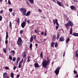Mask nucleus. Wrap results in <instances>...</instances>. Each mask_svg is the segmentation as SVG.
<instances>
[{
    "label": "nucleus",
    "instance_id": "55",
    "mask_svg": "<svg viewBox=\"0 0 78 78\" xmlns=\"http://www.w3.org/2000/svg\"><path fill=\"white\" fill-rule=\"evenodd\" d=\"M44 36H47V34H46V33H44Z\"/></svg>",
    "mask_w": 78,
    "mask_h": 78
},
{
    "label": "nucleus",
    "instance_id": "16",
    "mask_svg": "<svg viewBox=\"0 0 78 78\" xmlns=\"http://www.w3.org/2000/svg\"><path fill=\"white\" fill-rule=\"evenodd\" d=\"M72 35H73L74 36H77L78 37V33H74Z\"/></svg>",
    "mask_w": 78,
    "mask_h": 78
},
{
    "label": "nucleus",
    "instance_id": "6",
    "mask_svg": "<svg viewBox=\"0 0 78 78\" xmlns=\"http://www.w3.org/2000/svg\"><path fill=\"white\" fill-rule=\"evenodd\" d=\"M25 22H23L22 23H21V27L23 28L25 27V26L26 25V21H27V19H26L25 20Z\"/></svg>",
    "mask_w": 78,
    "mask_h": 78
},
{
    "label": "nucleus",
    "instance_id": "51",
    "mask_svg": "<svg viewBox=\"0 0 78 78\" xmlns=\"http://www.w3.org/2000/svg\"><path fill=\"white\" fill-rule=\"evenodd\" d=\"M12 15L13 16H15V15H16V13H12Z\"/></svg>",
    "mask_w": 78,
    "mask_h": 78
},
{
    "label": "nucleus",
    "instance_id": "40",
    "mask_svg": "<svg viewBox=\"0 0 78 78\" xmlns=\"http://www.w3.org/2000/svg\"><path fill=\"white\" fill-rule=\"evenodd\" d=\"M58 27H59V26H56L55 29H56V30H58Z\"/></svg>",
    "mask_w": 78,
    "mask_h": 78
},
{
    "label": "nucleus",
    "instance_id": "14",
    "mask_svg": "<svg viewBox=\"0 0 78 78\" xmlns=\"http://www.w3.org/2000/svg\"><path fill=\"white\" fill-rule=\"evenodd\" d=\"M30 14H31V12L30 11H29L27 13L26 15V16H30Z\"/></svg>",
    "mask_w": 78,
    "mask_h": 78
},
{
    "label": "nucleus",
    "instance_id": "46",
    "mask_svg": "<svg viewBox=\"0 0 78 78\" xmlns=\"http://www.w3.org/2000/svg\"><path fill=\"white\" fill-rule=\"evenodd\" d=\"M20 76V74H18L16 76V78H19V77Z\"/></svg>",
    "mask_w": 78,
    "mask_h": 78
},
{
    "label": "nucleus",
    "instance_id": "60",
    "mask_svg": "<svg viewBox=\"0 0 78 78\" xmlns=\"http://www.w3.org/2000/svg\"><path fill=\"white\" fill-rule=\"evenodd\" d=\"M23 57V58H26V55H24Z\"/></svg>",
    "mask_w": 78,
    "mask_h": 78
},
{
    "label": "nucleus",
    "instance_id": "50",
    "mask_svg": "<svg viewBox=\"0 0 78 78\" xmlns=\"http://www.w3.org/2000/svg\"><path fill=\"white\" fill-rule=\"evenodd\" d=\"M34 36H35V37H34V40L36 39V35H34Z\"/></svg>",
    "mask_w": 78,
    "mask_h": 78
},
{
    "label": "nucleus",
    "instance_id": "12",
    "mask_svg": "<svg viewBox=\"0 0 78 78\" xmlns=\"http://www.w3.org/2000/svg\"><path fill=\"white\" fill-rule=\"evenodd\" d=\"M70 8L72 10H76V7H75L73 5H71L70 6Z\"/></svg>",
    "mask_w": 78,
    "mask_h": 78
},
{
    "label": "nucleus",
    "instance_id": "9",
    "mask_svg": "<svg viewBox=\"0 0 78 78\" xmlns=\"http://www.w3.org/2000/svg\"><path fill=\"white\" fill-rule=\"evenodd\" d=\"M20 61V57H18L17 58L16 60V66H17L18 64H19V62Z\"/></svg>",
    "mask_w": 78,
    "mask_h": 78
},
{
    "label": "nucleus",
    "instance_id": "32",
    "mask_svg": "<svg viewBox=\"0 0 78 78\" xmlns=\"http://www.w3.org/2000/svg\"><path fill=\"white\" fill-rule=\"evenodd\" d=\"M55 47H58V44L57 43V42H56L55 44Z\"/></svg>",
    "mask_w": 78,
    "mask_h": 78
},
{
    "label": "nucleus",
    "instance_id": "23",
    "mask_svg": "<svg viewBox=\"0 0 78 78\" xmlns=\"http://www.w3.org/2000/svg\"><path fill=\"white\" fill-rule=\"evenodd\" d=\"M10 52L13 54L12 55H14V54L16 53V52H15V51L14 50L11 51Z\"/></svg>",
    "mask_w": 78,
    "mask_h": 78
},
{
    "label": "nucleus",
    "instance_id": "41",
    "mask_svg": "<svg viewBox=\"0 0 78 78\" xmlns=\"http://www.w3.org/2000/svg\"><path fill=\"white\" fill-rule=\"evenodd\" d=\"M27 4V5H30V3H29V2H28V1H27L26 2Z\"/></svg>",
    "mask_w": 78,
    "mask_h": 78
},
{
    "label": "nucleus",
    "instance_id": "56",
    "mask_svg": "<svg viewBox=\"0 0 78 78\" xmlns=\"http://www.w3.org/2000/svg\"><path fill=\"white\" fill-rule=\"evenodd\" d=\"M63 15L65 17H67V15H66L65 14H64Z\"/></svg>",
    "mask_w": 78,
    "mask_h": 78
},
{
    "label": "nucleus",
    "instance_id": "43",
    "mask_svg": "<svg viewBox=\"0 0 78 78\" xmlns=\"http://www.w3.org/2000/svg\"><path fill=\"white\" fill-rule=\"evenodd\" d=\"M3 10H2L1 11H0V14H2L3 13Z\"/></svg>",
    "mask_w": 78,
    "mask_h": 78
},
{
    "label": "nucleus",
    "instance_id": "44",
    "mask_svg": "<svg viewBox=\"0 0 78 78\" xmlns=\"http://www.w3.org/2000/svg\"><path fill=\"white\" fill-rule=\"evenodd\" d=\"M41 17L42 19H45V18H46V17L45 16H41Z\"/></svg>",
    "mask_w": 78,
    "mask_h": 78
},
{
    "label": "nucleus",
    "instance_id": "7",
    "mask_svg": "<svg viewBox=\"0 0 78 78\" xmlns=\"http://www.w3.org/2000/svg\"><path fill=\"white\" fill-rule=\"evenodd\" d=\"M53 22L54 24H55V23H56V25L59 26V23H58V20L56 19H55V20H53Z\"/></svg>",
    "mask_w": 78,
    "mask_h": 78
},
{
    "label": "nucleus",
    "instance_id": "1",
    "mask_svg": "<svg viewBox=\"0 0 78 78\" xmlns=\"http://www.w3.org/2000/svg\"><path fill=\"white\" fill-rule=\"evenodd\" d=\"M47 60H48L47 61L45 59H43V62H42L43 66L44 68H46V69H47V66L48 65H49V64H50V60L49 59L48 56L47 58Z\"/></svg>",
    "mask_w": 78,
    "mask_h": 78
},
{
    "label": "nucleus",
    "instance_id": "29",
    "mask_svg": "<svg viewBox=\"0 0 78 78\" xmlns=\"http://www.w3.org/2000/svg\"><path fill=\"white\" fill-rule=\"evenodd\" d=\"M8 38V32H6V39H7Z\"/></svg>",
    "mask_w": 78,
    "mask_h": 78
},
{
    "label": "nucleus",
    "instance_id": "58",
    "mask_svg": "<svg viewBox=\"0 0 78 78\" xmlns=\"http://www.w3.org/2000/svg\"><path fill=\"white\" fill-rule=\"evenodd\" d=\"M78 53V50H76V51L75 53H76V54H77Z\"/></svg>",
    "mask_w": 78,
    "mask_h": 78
},
{
    "label": "nucleus",
    "instance_id": "2",
    "mask_svg": "<svg viewBox=\"0 0 78 78\" xmlns=\"http://www.w3.org/2000/svg\"><path fill=\"white\" fill-rule=\"evenodd\" d=\"M68 23L69 25V26L71 27V28L70 30V34H72V31H73V30H72V27H73V24L72 21H70L68 22Z\"/></svg>",
    "mask_w": 78,
    "mask_h": 78
},
{
    "label": "nucleus",
    "instance_id": "37",
    "mask_svg": "<svg viewBox=\"0 0 78 78\" xmlns=\"http://www.w3.org/2000/svg\"><path fill=\"white\" fill-rule=\"evenodd\" d=\"M9 11L10 12H12V9H9Z\"/></svg>",
    "mask_w": 78,
    "mask_h": 78
},
{
    "label": "nucleus",
    "instance_id": "52",
    "mask_svg": "<svg viewBox=\"0 0 78 78\" xmlns=\"http://www.w3.org/2000/svg\"><path fill=\"white\" fill-rule=\"evenodd\" d=\"M44 32H42L41 34V35H44Z\"/></svg>",
    "mask_w": 78,
    "mask_h": 78
},
{
    "label": "nucleus",
    "instance_id": "33",
    "mask_svg": "<svg viewBox=\"0 0 78 78\" xmlns=\"http://www.w3.org/2000/svg\"><path fill=\"white\" fill-rule=\"evenodd\" d=\"M16 61V58H13V59H12V61Z\"/></svg>",
    "mask_w": 78,
    "mask_h": 78
},
{
    "label": "nucleus",
    "instance_id": "3",
    "mask_svg": "<svg viewBox=\"0 0 78 78\" xmlns=\"http://www.w3.org/2000/svg\"><path fill=\"white\" fill-rule=\"evenodd\" d=\"M22 40L21 39L20 37H18V40L17 41V44L18 46L20 47H22Z\"/></svg>",
    "mask_w": 78,
    "mask_h": 78
},
{
    "label": "nucleus",
    "instance_id": "26",
    "mask_svg": "<svg viewBox=\"0 0 78 78\" xmlns=\"http://www.w3.org/2000/svg\"><path fill=\"white\" fill-rule=\"evenodd\" d=\"M3 50L4 53H6V48H3Z\"/></svg>",
    "mask_w": 78,
    "mask_h": 78
},
{
    "label": "nucleus",
    "instance_id": "4",
    "mask_svg": "<svg viewBox=\"0 0 78 78\" xmlns=\"http://www.w3.org/2000/svg\"><path fill=\"white\" fill-rule=\"evenodd\" d=\"M20 11H22V15L25 16L26 14V12L27 9L25 8H21L20 9Z\"/></svg>",
    "mask_w": 78,
    "mask_h": 78
},
{
    "label": "nucleus",
    "instance_id": "61",
    "mask_svg": "<svg viewBox=\"0 0 78 78\" xmlns=\"http://www.w3.org/2000/svg\"><path fill=\"white\" fill-rule=\"evenodd\" d=\"M34 32H35L36 33H37V30H34Z\"/></svg>",
    "mask_w": 78,
    "mask_h": 78
},
{
    "label": "nucleus",
    "instance_id": "11",
    "mask_svg": "<svg viewBox=\"0 0 78 78\" xmlns=\"http://www.w3.org/2000/svg\"><path fill=\"white\" fill-rule=\"evenodd\" d=\"M35 67H37V68H39L40 67V66L39 65V64L37 63H35L34 64Z\"/></svg>",
    "mask_w": 78,
    "mask_h": 78
},
{
    "label": "nucleus",
    "instance_id": "35",
    "mask_svg": "<svg viewBox=\"0 0 78 78\" xmlns=\"http://www.w3.org/2000/svg\"><path fill=\"white\" fill-rule=\"evenodd\" d=\"M23 30H21L20 31V34H23Z\"/></svg>",
    "mask_w": 78,
    "mask_h": 78
},
{
    "label": "nucleus",
    "instance_id": "62",
    "mask_svg": "<svg viewBox=\"0 0 78 78\" xmlns=\"http://www.w3.org/2000/svg\"><path fill=\"white\" fill-rule=\"evenodd\" d=\"M65 53H66V52H64L63 53V56H65Z\"/></svg>",
    "mask_w": 78,
    "mask_h": 78
},
{
    "label": "nucleus",
    "instance_id": "20",
    "mask_svg": "<svg viewBox=\"0 0 78 78\" xmlns=\"http://www.w3.org/2000/svg\"><path fill=\"white\" fill-rule=\"evenodd\" d=\"M54 45H55V43L54 42H52L51 43V47H52L54 48Z\"/></svg>",
    "mask_w": 78,
    "mask_h": 78
},
{
    "label": "nucleus",
    "instance_id": "57",
    "mask_svg": "<svg viewBox=\"0 0 78 78\" xmlns=\"http://www.w3.org/2000/svg\"><path fill=\"white\" fill-rule=\"evenodd\" d=\"M52 1L54 2V3H56V0H52Z\"/></svg>",
    "mask_w": 78,
    "mask_h": 78
},
{
    "label": "nucleus",
    "instance_id": "38",
    "mask_svg": "<svg viewBox=\"0 0 78 78\" xmlns=\"http://www.w3.org/2000/svg\"><path fill=\"white\" fill-rule=\"evenodd\" d=\"M74 73H75V74H77V71H75V70H74Z\"/></svg>",
    "mask_w": 78,
    "mask_h": 78
},
{
    "label": "nucleus",
    "instance_id": "8",
    "mask_svg": "<svg viewBox=\"0 0 78 78\" xmlns=\"http://www.w3.org/2000/svg\"><path fill=\"white\" fill-rule=\"evenodd\" d=\"M65 41V39L64 37H61L59 40L60 42H63V41Z\"/></svg>",
    "mask_w": 78,
    "mask_h": 78
},
{
    "label": "nucleus",
    "instance_id": "15",
    "mask_svg": "<svg viewBox=\"0 0 78 78\" xmlns=\"http://www.w3.org/2000/svg\"><path fill=\"white\" fill-rule=\"evenodd\" d=\"M16 22L17 23L18 25H19V23L20 22V18H17Z\"/></svg>",
    "mask_w": 78,
    "mask_h": 78
},
{
    "label": "nucleus",
    "instance_id": "36",
    "mask_svg": "<svg viewBox=\"0 0 78 78\" xmlns=\"http://www.w3.org/2000/svg\"><path fill=\"white\" fill-rule=\"evenodd\" d=\"M2 16H0V21H2Z\"/></svg>",
    "mask_w": 78,
    "mask_h": 78
},
{
    "label": "nucleus",
    "instance_id": "31",
    "mask_svg": "<svg viewBox=\"0 0 78 78\" xmlns=\"http://www.w3.org/2000/svg\"><path fill=\"white\" fill-rule=\"evenodd\" d=\"M9 58L10 59V61H12V57L11 55H9Z\"/></svg>",
    "mask_w": 78,
    "mask_h": 78
},
{
    "label": "nucleus",
    "instance_id": "54",
    "mask_svg": "<svg viewBox=\"0 0 78 78\" xmlns=\"http://www.w3.org/2000/svg\"><path fill=\"white\" fill-rule=\"evenodd\" d=\"M16 69V66H14L13 67L14 70H15Z\"/></svg>",
    "mask_w": 78,
    "mask_h": 78
},
{
    "label": "nucleus",
    "instance_id": "49",
    "mask_svg": "<svg viewBox=\"0 0 78 78\" xmlns=\"http://www.w3.org/2000/svg\"><path fill=\"white\" fill-rule=\"evenodd\" d=\"M5 44H8V40H5Z\"/></svg>",
    "mask_w": 78,
    "mask_h": 78
},
{
    "label": "nucleus",
    "instance_id": "17",
    "mask_svg": "<svg viewBox=\"0 0 78 78\" xmlns=\"http://www.w3.org/2000/svg\"><path fill=\"white\" fill-rule=\"evenodd\" d=\"M7 73H3V77L4 78H6L7 76Z\"/></svg>",
    "mask_w": 78,
    "mask_h": 78
},
{
    "label": "nucleus",
    "instance_id": "59",
    "mask_svg": "<svg viewBox=\"0 0 78 78\" xmlns=\"http://www.w3.org/2000/svg\"><path fill=\"white\" fill-rule=\"evenodd\" d=\"M76 78H78V74H77L76 76Z\"/></svg>",
    "mask_w": 78,
    "mask_h": 78
},
{
    "label": "nucleus",
    "instance_id": "34",
    "mask_svg": "<svg viewBox=\"0 0 78 78\" xmlns=\"http://www.w3.org/2000/svg\"><path fill=\"white\" fill-rule=\"evenodd\" d=\"M23 58H22V59L21 62H20L19 63H20V64H22V62H23Z\"/></svg>",
    "mask_w": 78,
    "mask_h": 78
},
{
    "label": "nucleus",
    "instance_id": "5",
    "mask_svg": "<svg viewBox=\"0 0 78 78\" xmlns=\"http://www.w3.org/2000/svg\"><path fill=\"white\" fill-rule=\"evenodd\" d=\"M60 69H61V67H58L55 71V73L56 74V75H57L59 74V70Z\"/></svg>",
    "mask_w": 78,
    "mask_h": 78
},
{
    "label": "nucleus",
    "instance_id": "27",
    "mask_svg": "<svg viewBox=\"0 0 78 78\" xmlns=\"http://www.w3.org/2000/svg\"><path fill=\"white\" fill-rule=\"evenodd\" d=\"M42 53H43V52H41L40 54V57L41 58H43V55H42Z\"/></svg>",
    "mask_w": 78,
    "mask_h": 78
},
{
    "label": "nucleus",
    "instance_id": "18",
    "mask_svg": "<svg viewBox=\"0 0 78 78\" xmlns=\"http://www.w3.org/2000/svg\"><path fill=\"white\" fill-rule=\"evenodd\" d=\"M70 41V38H67L66 41V44H67L68 42L69 41Z\"/></svg>",
    "mask_w": 78,
    "mask_h": 78
},
{
    "label": "nucleus",
    "instance_id": "39",
    "mask_svg": "<svg viewBox=\"0 0 78 78\" xmlns=\"http://www.w3.org/2000/svg\"><path fill=\"white\" fill-rule=\"evenodd\" d=\"M5 69L6 70H8V69H9V68L8 66H6L5 68Z\"/></svg>",
    "mask_w": 78,
    "mask_h": 78
},
{
    "label": "nucleus",
    "instance_id": "13",
    "mask_svg": "<svg viewBox=\"0 0 78 78\" xmlns=\"http://www.w3.org/2000/svg\"><path fill=\"white\" fill-rule=\"evenodd\" d=\"M60 36V34H59L58 32H57V37L56 38V39H57V40H58V39H59V38Z\"/></svg>",
    "mask_w": 78,
    "mask_h": 78
},
{
    "label": "nucleus",
    "instance_id": "64",
    "mask_svg": "<svg viewBox=\"0 0 78 78\" xmlns=\"http://www.w3.org/2000/svg\"><path fill=\"white\" fill-rule=\"evenodd\" d=\"M23 54L24 55H25V52H23Z\"/></svg>",
    "mask_w": 78,
    "mask_h": 78
},
{
    "label": "nucleus",
    "instance_id": "63",
    "mask_svg": "<svg viewBox=\"0 0 78 78\" xmlns=\"http://www.w3.org/2000/svg\"><path fill=\"white\" fill-rule=\"evenodd\" d=\"M27 62H30V59H28V60H27Z\"/></svg>",
    "mask_w": 78,
    "mask_h": 78
},
{
    "label": "nucleus",
    "instance_id": "28",
    "mask_svg": "<svg viewBox=\"0 0 78 78\" xmlns=\"http://www.w3.org/2000/svg\"><path fill=\"white\" fill-rule=\"evenodd\" d=\"M18 67L19 68H20V69H21V68H22V64L19 63L18 66Z\"/></svg>",
    "mask_w": 78,
    "mask_h": 78
},
{
    "label": "nucleus",
    "instance_id": "24",
    "mask_svg": "<svg viewBox=\"0 0 78 78\" xmlns=\"http://www.w3.org/2000/svg\"><path fill=\"white\" fill-rule=\"evenodd\" d=\"M14 73H11V76H10L11 78H14Z\"/></svg>",
    "mask_w": 78,
    "mask_h": 78
},
{
    "label": "nucleus",
    "instance_id": "22",
    "mask_svg": "<svg viewBox=\"0 0 78 78\" xmlns=\"http://www.w3.org/2000/svg\"><path fill=\"white\" fill-rule=\"evenodd\" d=\"M30 3L33 4L34 3V0H28Z\"/></svg>",
    "mask_w": 78,
    "mask_h": 78
},
{
    "label": "nucleus",
    "instance_id": "21",
    "mask_svg": "<svg viewBox=\"0 0 78 78\" xmlns=\"http://www.w3.org/2000/svg\"><path fill=\"white\" fill-rule=\"evenodd\" d=\"M33 41V36H31L30 39V42H32V41Z\"/></svg>",
    "mask_w": 78,
    "mask_h": 78
},
{
    "label": "nucleus",
    "instance_id": "30",
    "mask_svg": "<svg viewBox=\"0 0 78 78\" xmlns=\"http://www.w3.org/2000/svg\"><path fill=\"white\" fill-rule=\"evenodd\" d=\"M65 25L66 28H67V27H68V26H69V25L68 23H67L66 24H65Z\"/></svg>",
    "mask_w": 78,
    "mask_h": 78
},
{
    "label": "nucleus",
    "instance_id": "53",
    "mask_svg": "<svg viewBox=\"0 0 78 78\" xmlns=\"http://www.w3.org/2000/svg\"><path fill=\"white\" fill-rule=\"evenodd\" d=\"M78 54H76V57H78Z\"/></svg>",
    "mask_w": 78,
    "mask_h": 78
},
{
    "label": "nucleus",
    "instance_id": "10",
    "mask_svg": "<svg viewBox=\"0 0 78 78\" xmlns=\"http://www.w3.org/2000/svg\"><path fill=\"white\" fill-rule=\"evenodd\" d=\"M57 3L59 6H62V7H63V5H62V4L61 3V2H59V1L57 2Z\"/></svg>",
    "mask_w": 78,
    "mask_h": 78
},
{
    "label": "nucleus",
    "instance_id": "48",
    "mask_svg": "<svg viewBox=\"0 0 78 78\" xmlns=\"http://www.w3.org/2000/svg\"><path fill=\"white\" fill-rule=\"evenodd\" d=\"M39 11L40 12H42V10H41L40 9H38Z\"/></svg>",
    "mask_w": 78,
    "mask_h": 78
},
{
    "label": "nucleus",
    "instance_id": "45",
    "mask_svg": "<svg viewBox=\"0 0 78 78\" xmlns=\"http://www.w3.org/2000/svg\"><path fill=\"white\" fill-rule=\"evenodd\" d=\"M73 1L75 2H76V3H78V1L77 0H73Z\"/></svg>",
    "mask_w": 78,
    "mask_h": 78
},
{
    "label": "nucleus",
    "instance_id": "25",
    "mask_svg": "<svg viewBox=\"0 0 78 78\" xmlns=\"http://www.w3.org/2000/svg\"><path fill=\"white\" fill-rule=\"evenodd\" d=\"M9 25L10 28H12V24H11V21H10Z\"/></svg>",
    "mask_w": 78,
    "mask_h": 78
},
{
    "label": "nucleus",
    "instance_id": "47",
    "mask_svg": "<svg viewBox=\"0 0 78 78\" xmlns=\"http://www.w3.org/2000/svg\"><path fill=\"white\" fill-rule=\"evenodd\" d=\"M8 4L9 5H11V2L9 0H8Z\"/></svg>",
    "mask_w": 78,
    "mask_h": 78
},
{
    "label": "nucleus",
    "instance_id": "19",
    "mask_svg": "<svg viewBox=\"0 0 78 78\" xmlns=\"http://www.w3.org/2000/svg\"><path fill=\"white\" fill-rule=\"evenodd\" d=\"M32 47H33V44L32 43H30L29 46V48L32 50Z\"/></svg>",
    "mask_w": 78,
    "mask_h": 78
},
{
    "label": "nucleus",
    "instance_id": "42",
    "mask_svg": "<svg viewBox=\"0 0 78 78\" xmlns=\"http://www.w3.org/2000/svg\"><path fill=\"white\" fill-rule=\"evenodd\" d=\"M26 21L27 22V23H30V21L29 20H26Z\"/></svg>",
    "mask_w": 78,
    "mask_h": 78
}]
</instances>
